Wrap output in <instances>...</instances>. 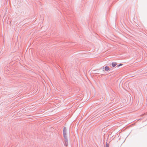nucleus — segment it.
I'll return each instance as SVG.
<instances>
[{
  "mask_svg": "<svg viewBox=\"0 0 147 147\" xmlns=\"http://www.w3.org/2000/svg\"><path fill=\"white\" fill-rule=\"evenodd\" d=\"M112 65L113 67H114L117 65V63H113Z\"/></svg>",
  "mask_w": 147,
  "mask_h": 147,
  "instance_id": "obj_3",
  "label": "nucleus"
},
{
  "mask_svg": "<svg viewBox=\"0 0 147 147\" xmlns=\"http://www.w3.org/2000/svg\"><path fill=\"white\" fill-rule=\"evenodd\" d=\"M121 65H122V64H120L118 65V66H121Z\"/></svg>",
  "mask_w": 147,
  "mask_h": 147,
  "instance_id": "obj_5",
  "label": "nucleus"
},
{
  "mask_svg": "<svg viewBox=\"0 0 147 147\" xmlns=\"http://www.w3.org/2000/svg\"><path fill=\"white\" fill-rule=\"evenodd\" d=\"M106 147H109V145L107 143L106 145Z\"/></svg>",
  "mask_w": 147,
  "mask_h": 147,
  "instance_id": "obj_4",
  "label": "nucleus"
},
{
  "mask_svg": "<svg viewBox=\"0 0 147 147\" xmlns=\"http://www.w3.org/2000/svg\"><path fill=\"white\" fill-rule=\"evenodd\" d=\"M66 127H65L63 129V135L64 137L66 138Z\"/></svg>",
  "mask_w": 147,
  "mask_h": 147,
  "instance_id": "obj_1",
  "label": "nucleus"
},
{
  "mask_svg": "<svg viewBox=\"0 0 147 147\" xmlns=\"http://www.w3.org/2000/svg\"><path fill=\"white\" fill-rule=\"evenodd\" d=\"M109 69V68L108 67L106 66L105 67V71H108Z\"/></svg>",
  "mask_w": 147,
  "mask_h": 147,
  "instance_id": "obj_2",
  "label": "nucleus"
}]
</instances>
